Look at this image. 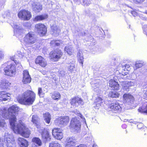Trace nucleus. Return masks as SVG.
<instances>
[{
    "instance_id": "nucleus-1",
    "label": "nucleus",
    "mask_w": 147,
    "mask_h": 147,
    "mask_svg": "<svg viewBox=\"0 0 147 147\" xmlns=\"http://www.w3.org/2000/svg\"><path fill=\"white\" fill-rule=\"evenodd\" d=\"M18 110L17 107L12 105L8 108V116H6L5 113L3 115V117L6 119H9L10 125L14 133L20 134L24 138H28L30 134V131L21 121H20L19 123L16 125Z\"/></svg>"
},
{
    "instance_id": "nucleus-2",
    "label": "nucleus",
    "mask_w": 147,
    "mask_h": 147,
    "mask_svg": "<svg viewBox=\"0 0 147 147\" xmlns=\"http://www.w3.org/2000/svg\"><path fill=\"white\" fill-rule=\"evenodd\" d=\"M15 57V55L10 57L11 61H8L5 63L6 67L4 69L5 75L12 76L16 72L17 67L21 65L20 62L16 60Z\"/></svg>"
},
{
    "instance_id": "nucleus-3",
    "label": "nucleus",
    "mask_w": 147,
    "mask_h": 147,
    "mask_svg": "<svg viewBox=\"0 0 147 147\" xmlns=\"http://www.w3.org/2000/svg\"><path fill=\"white\" fill-rule=\"evenodd\" d=\"M36 98V94L32 91L27 90L24 92L21 96L17 98L18 102L24 105H31L34 102Z\"/></svg>"
},
{
    "instance_id": "nucleus-4",
    "label": "nucleus",
    "mask_w": 147,
    "mask_h": 147,
    "mask_svg": "<svg viewBox=\"0 0 147 147\" xmlns=\"http://www.w3.org/2000/svg\"><path fill=\"white\" fill-rule=\"evenodd\" d=\"M63 55V53L61 49H57L50 52L49 58L52 62H57L61 59Z\"/></svg>"
},
{
    "instance_id": "nucleus-5",
    "label": "nucleus",
    "mask_w": 147,
    "mask_h": 147,
    "mask_svg": "<svg viewBox=\"0 0 147 147\" xmlns=\"http://www.w3.org/2000/svg\"><path fill=\"white\" fill-rule=\"evenodd\" d=\"M24 41L27 45H31L36 43L37 41L36 37L33 32H29L25 35Z\"/></svg>"
},
{
    "instance_id": "nucleus-6",
    "label": "nucleus",
    "mask_w": 147,
    "mask_h": 147,
    "mask_svg": "<svg viewBox=\"0 0 147 147\" xmlns=\"http://www.w3.org/2000/svg\"><path fill=\"white\" fill-rule=\"evenodd\" d=\"M35 28L40 37L45 36L47 33V28L44 24L38 23L35 25Z\"/></svg>"
},
{
    "instance_id": "nucleus-7",
    "label": "nucleus",
    "mask_w": 147,
    "mask_h": 147,
    "mask_svg": "<svg viewBox=\"0 0 147 147\" xmlns=\"http://www.w3.org/2000/svg\"><path fill=\"white\" fill-rule=\"evenodd\" d=\"M18 16L19 18L25 21L29 20L32 17L31 12L25 9L20 10L18 13Z\"/></svg>"
},
{
    "instance_id": "nucleus-8",
    "label": "nucleus",
    "mask_w": 147,
    "mask_h": 147,
    "mask_svg": "<svg viewBox=\"0 0 147 147\" xmlns=\"http://www.w3.org/2000/svg\"><path fill=\"white\" fill-rule=\"evenodd\" d=\"M69 121V117L68 116H61L59 117L55 120V124L57 126H64L67 125Z\"/></svg>"
},
{
    "instance_id": "nucleus-9",
    "label": "nucleus",
    "mask_w": 147,
    "mask_h": 147,
    "mask_svg": "<svg viewBox=\"0 0 147 147\" xmlns=\"http://www.w3.org/2000/svg\"><path fill=\"white\" fill-rule=\"evenodd\" d=\"M81 126V122L78 117H75L71 118L69 126L70 128L78 130L80 129Z\"/></svg>"
},
{
    "instance_id": "nucleus-10",
    "label": "nucleus",
    "mask_w": 147,
    "mask_h": 147,
    "mask_svg": "<svg viewBox=\"0 0 147 147\" xmlns=\"http://www.w3.org/2000/svg\"><path fill=\"white\" fill-rule=\"evenodd\" d=\"M4 142L7 147H15L16 143L12 136L10 134L5 135L4 138Z\"/></svg>"
},
{
    "instance_id": "nucleus-11",
    "label": "nucleus",
    "mask_w": 147,
    "mask_h": 147,
    "mask_svg": "<svg viewBox=\"0 0 147 147\" xmlns=\"http://www.w3.org/2000/svg\"><path fill=\"white\" fill-rule=\"evenodd\" d=\"M35 63L42 67H45L47 65V63L45 59L40 55L38 56L35 59Z\"/></svg>"
},
{
    "instance_id": "nucleus-12",
    "label": "nucleus",
    "mask_w": 147,
    "mask_h": 147,
    "mask_svg": "<svg viewBox=\"0 0 147 147\" xmlns=\"http://www.w3.org/2000/svg\"><path fill=\"white\" fill-rule=\"evenodd\" d=\"M70 103L71 105L78 107L82 104L83 100L77 96H75L70 99Z\"/></svg>"
},
{
    "instance_id": "nucleus-13",
    "label": "nucleus",
    "mask_w": 147,
    "mask_h": 147,
    "mask_svg": "<svg viewBox=\"0 0 147 147\" xmlns=\"http://www.w3.org/2000/svg\"><path fill=\"white\" fill-rule=\"evenodd\" d=\"M109 86L113 91L118 90L119 89L120 86L118 82L114 79H110L109 81Z\"/></svg>"
},
{
    "instance_id": "nucleus-14",
    "label": "nucleus",
    "mask_w": 147,
    "mask_h": 147,
    "mask_svg": "<svg viewBox=\"0 0 147 147\" xmlns=\"http://www.w3.org/2000/svg\"><path fill=\"white\" fill-rule=\"evenodd\" d=\"M11 94L4 91L0 92V101H6L10 100Z\"/></svg>"
},
{
    "instance_id": "nucleus-15",
    "label": "nucleus",
    "mask_w": 147,
    "mask_h": 147,
    "mask_svg": "<svg viewBox=\"0 0 147 147\" xmlns=\"http://www.w3.org/2000/svg\"><path fill=\"white\" fill-rule=\"evenodd\" d=\"M123 101L126 103H133L135 100L133 96L129 93L124 94L123 95Z\"/></svg>"
},
{
    "instance_id": "nucleus-16",
    "label": "nucleus",
    "mask_w": 147,
    "mask_h": 147,
    "mask_svg": "<svg viewBox=\"0 0 147 147\" xmlns=\"http://www.w3.org/2000/svg\"><path fill=\"white\" fill-rule=\"evenodd\" d=\"M22 81L24 84L30 83L31 81V78L27 70L23 71Z\"/></svg>"
},
{
    "instance_id": "nucleus-17",
    "label": "nucleus",
    "mask_w": 147,
    "mask_h": 147,
    "mask_svg": "<svg viewBox=\"0 0 147 147\" xmlns=\"http://www.w3.org/2000/svg\"><path fill=\"white\" fill-rule=\"evenodd\" d=\"M121 108L119 103L117 101L110 104L108 107V108L111 110L114 111L119 110Z\"/></svg>"
},
{
    "instance_id": "nucleus-18",
    "label": "nucleus",
    "mask_w": 147,
    "mask_h": 147,
    "mask_svg": "<svg viewBox=\"0 0 147 147\" xmlns=\"http://www.w3.org/2000/svg\"><path fill=\"white\" fill-rule=\"evenodd\" d=\"M67 143L65 147H74L76 145V140L73 137L69 138L67 139Z\"/></svg>"
},
{
    "instance_id": "nucleus-19",
    "label": "nucleus",
    "mask_w": 147,
    "mask_h": 147,
    "mask_svg": "<svg viewBox=\"0 0 147 147\" xmlns=\"http://www.w3.org/2000/svg\"><path fill=\"white\" fill-rule=\"evenodd\" d=\"M18 143L20 147H28L29 143L26 139L22 138H19L18 139Z\"/></svg>"
},
{
    "instance_id": "nucleus-20",
    "label": "nucleus",
    "mask_w": 147,
    "mask_h": 147,
    "mask_svg": "<svg viewBox=\"0 0 147 147\" xmlns=\"http://www.w3.org/2000/svg\"><path fill=\"white\" fill-rule=\"evenodd\" d=\"M131 81H124L122 82L121 86L123 89L128 91L129 90V88L132 86Z\"/></svg>"
},
{
    "instance_id": "nucleus-21",
    "label": "nucleus",
    "mask_w": 147,
    "mask_h": 147,
    "mask_svg": "<svg viewBox=\"0 0 147 147\" xmlns=\"http://www.w3.org/2000/svg\"><path fill=\"white\" fill-rule=\"evenodd\" d=\"M32 142L34 144H36L37 145L32 146V147H36L37 146H40L42 145V142L40 139L37 137H34L32 140Z\"/></svg>"
},
{
    "instance_id": "nucleus-22",
    "label": "nucleus",
    "mask_w": 147,
    "mask_h": 147,
    "mask_svg": "<svg viewBox=\"0 0 147 147\" xmlns=\"http://www.w3.org/2000/svg\"><path fill=\"white\" fill-rule=\"evenodd\" d=\"M48 16L46 14L36 16L33 19L35 22H38L44 20L47 18Z\"/></svg>"
},
{
    "instance_id": "nucleus-23",
    "label": "nucleus",
    "mask_w": 147,
    "mask_h": 147,
    "mask_svg": "<svg viewBox=\"0 0 147 147\" xmlns=\"http://www.w3.org/2000/svg\"><path fill=\"white\" fill-rule=\"evenodd\" d=\"M41 135L43 139L47 140L50 139L49 132L46 129H44L42 131Z\"/></svg>"
},
{
    "instance_id": "nucleus-24",
    "label": "nucleus",
    "mask_w": 147,
    "mask_h": 147,
    "mask_svg": "<svg viewBox=\"0 0 147 147\" xmlns=\"http://www.w3.org/2000/svg\"><path fill=\"white\" fill-rule=\"evenodd\" d=\"M61 43V40H51L50 43V46L52 47L60 46Z\"/></svg>"
},
{
    "instance_id": "nucleus-25",
    "label": "nucleus",
    "mask_w": 147,
    "mask_h": 147,
    "mask_svg": "<svg viewBox=\"0 0 147 147\" xmlns=\"http://www.w3.org/2000/svg\"><path fill=\"white\" fill-rule=\"evenodd\" d=\"M38 119V117L37 115H32L31 121L37 128H38L39 126Z\"/></svg>"
},
{
    "instance_id": "nucleus-26",
    "label": "nucleus",
    "mask_w": 147,
    "mask_h": 147,
    "mask_svg": "<svg viewBox=\"0 0 147 147\" xmlns=\"http://www.w3.org/2000/svg\"><path fill=\"white\" fill-rule=\"evenodd\" d=\"M43 116L46 123L49 124L51 119V115L49 112H46L43 114Z\"/></svg>"
},
{
    "instance_id": "nucleus-27",
    "label": "nucleus",
    "mask_w": 147,
    "mask_h": 147,
    "mask_svg": "<svg viewBox=\"0 0 147 147\" xmlns=\"http://www.w3.org/2000/svg\"><path fill=\"white\" fill-rule=\"evenodd\" d=\"M11 83L7 80L3 81L1 83V87L2 89H7L10 87Z\"/></svg>"
},
{
    "instance_id": "nucleus-28",
    "label": "nucleus",
    "mask_w": 147,
    "mask_h": 147,
    "mask_svg": "<svg viewBox=\"0 0 147 147\" xmlns=\"http://www.w3.org/2000/svg\"><path fill=\"white\" fill-rule=\"evenodd\" d=\"M51 98L53 99L58 101L61 98V95L59 92H55L51 94Z\"/></svg>"
},
{
    "instance_id": "nucleus-29",
    "label": "nucleus",
    "mask_w": 147,
    "mask_h": 147,
    "mask_svg": "<svg viewBox=\"0 0 147 147\" xmlns=\"http://www.w3.org/2000/svg\"><path fill=\"white\" fill-rule=\"evenodd\" d=\"M60 132H62V130L60 128L55 127L52 130V134L53 137L57 136V134H60Z\"/></svg>"
},
{
    "instance_id": "nucleus-30",
    "label": "nucleus",
    "mask_w": 147,
    "mask_h": 147,
    "mask_svg": "<svg viewBox=\"0 0 147 147\" xmlns=\"http://www.w3.org/2000/svg\"><path fill=\"white\" fill-rule=\"evenodd\" d=\"M147 14V10H146L144 12H140V13H139V17L142 20H147V17L145 16V14Z\"/></svg>"
},
{
    "instance_id": "nucleus-31",
    "label": "nucleus",
    "mask_w": 147,
    "mask_h": 147,
    "mask_svg": "<svg viewBox=\"0 0 147 147\" xmlns=\"http://www.w3.org/2000/svg\"><path fill=\"white\" fill-rule=\"evenodd\" d=\"M33 9L34 11H36L38 12H39L42 10V6L40 5H35L33 6Z\"/></svg>"
},
{
    "instance_id": "nucleus-32",
    "label": "nucleus",
    "mask_w": 147,
    "mask_h": 147,
    "mask_svg": "<svg viewBox=\"0 0 147 147\" xmlns=\"http://www.w3.org/2000/svg\"><path fill=\"white\" fill-rule=\"evenodd\" d=\"M77 57L78 58V60L79 62L83 65L84 61V58L81 55L80 52H79L77 54Z\"/></svg>"
},
{
    "instance_id": "nucleus-33",
    "label": "nucleus",
    "mask_w": 147,
    "mask_h": 147,
    "mask_svg": "<svg viewBox=\"0 0 147 147\" xmlns=\"http://www.w3.org/2000/svg\"><path fill=\"white\" fill-rule=\"evenodd\" d=\"M110 97L112 98H118L120 96V94L117 92H111L110 93Z\"/></svg>"
},
{
    "instance_id": "nucleus-34",
    "label": "nucleus",
    "mask_w": 147,
    "mask_h": 147,
    "mask_svg": "<svg viewBox=\"0 0 147 147\" xmlns=\"http://www.w3.org/2000/svg\"><path fill=\"white\" fill-rule=\"evenodd\" d=\"M49 147H62L61 145L56 142H52L50 143Z\"/></svg>"
},
{
    "instance_id": "nucleus-35",
    "label": "nucleus",
    "mask_w": 147,
    "mask_h": 147,
    "mask_svg": "<svg viewBox=\"0 0 147 147\" xmlns=\"http://www.w3.org/2000/svg\"><path fill=\"white\" fill-rule=\"evenodd\" d=\"M102 99L101 97H98L96 98L95 99V103L96 105H100L101 103H102Z\"/></svg>"
},
{
    "instance_id": "nucleus-36",
    "label": "nucleus",
    "mask_w": 147,
    "mask_h": 147,
    "mask_svg": "<svg viewBox=\"0 0 147 147\" xmlns=\"http://www.w3.org/2000/svg\"><path fill=\"white\" fill-rule=\"evenodd\" d=\"M143 65V63L140 61L136 62L135 65V68L136 69L142 67Z\"/></svg>"
},
{
    "instance_id": "nucleus-37",
    "label": "nucleus",
    "mask_w": 147,
    "mask_h": 147,
    "mask_svg": "<svg viewBox=\"0 0 147 147\" xmlns=\"http://www.w3.org/2000/svg\"><path fill=\"white\" fill-rule=\"evenodd\" d=\"M54 137L57 140H60L61 139L63 138L62 132H60V134H58L57 136H54Z\"/></svg>"
},
{
    "instance_id": "nucleus-38",
    "label": "nucleus",
    "mask_w": 147,
    "mask_h": 147,
    "mask_svg": "<svg viewBox=\"0 0 147 147\" xmlns=\"http://www.w3.org/2000/svg\"><path fill=\"white\" fill-rule=\"evenodd\" d=\"M140 12L139 11L138 13L137 12L136 10H134L131 11V13L132 15L134 17L139 16V13H140Z\"/></svg>"
},
{
    "instance_id": "nucleus-39",
    "label": "nucleus",
    "mask_w": 147,
    "mask_h": 147,
    "mask_svg": "<svg viewBox=\"0 0 147 147\" xmlns=\"http://www.w3.org/2000/svg\"><path fill=\"white\" fill-rule=\"evenodd\" d=\"M5 124L4 120L1 119L0 117V127H3Z\"/></svg>"
},
{
    "instance_id": "nucleus-40",
    "label": "nucleus",
    "mask_w": 147,
    "mask_h": 147,
    "mask_svg": "<svg viewBox=\"0 0 147 147\" xmlns=\"http://www.w3.org/2000/svg\"><path fill=\"white\" fill-rule=\"evenodd\" d=\"M144 126L143 123H138L137 125V127L139 129H144Z\"/></svg>"
},
{
    "instance_id": "nucleus-41",
    "label": "nucleus",
    "mask_w": 147,
    "mask_h": 147,
    "mask_svg": "<svg viewBox=\"0 0 147 147\" xmlns=\"http://www.w3.org/2000/svg\"><path fill=\"white\" fill-rule=\"evenodd\" d=\"M38 94L40 97H42L43 95L42 89L41 88H39L38 89Z\"/></svg>"
},
{
    "instance_id": "nucleus-42",
    "label": "nucleus",
    "mask_w": 147,
    "mask_h": 147,
    "mask_svg": "<svg viewBox=\"0 0 147 147\" xmlns=\"http://www.w3.org/2000/svg\"><path fill=\"white\" fill-rule=\"evenodd\" d=\"M145 0H133V2L137 4H141L144 2Z\"/></svg>"
},
{
    "instance_id": "nucleus-43",
    "label": "nucleus",
    "mask_w": 147,
    "mask_h": 147,
    "mask_svg": "<svg viewBox=\"0 0 147 147\" xmlns=\"http://www.w3.org/2000/svg\"><path fill=\"white\" fill-rule=\"evenodd\" d=\"M67 54L69 55H71L72 54V52L71 51V49L68 48L66 50Z\"/></svg>"
},
{
    "instance_id": "nucleus-44",
    "label": "nucleus",
    "mask_w": 147,
    "mask_h": 147,
    "mask_svg": "<svg viewBox=\"0 0 147 147\" xmlns=\"http://www.w3.org/2000/svg\"><path fill=\"white\" fill-rule=\"evenodd\" d=\"M143 28V30L145 32V33L147 36V25L144 26Z\"/></svg>"
},
{
    "instance_id": "nucleus-45",
    "label": "nucleus",
    "mask_w": 147,
    "mask_h": 147,
    "mask_svg": "<svg viewBox=\"0 0 147 147\" xmlns=\"http://www.w3.org/2000/svg\"><path fill=\"white\" fill-rule=\"evenodd\" d=\"M51 29L53 30V31L54 32L55 31L57 30V26H53L51 27Z\"/></svg>"
},
{
    "instance_id": "nucleus-46",
    "label": "nucleus",
    "mask_w": 147,
    "mask_h": 147,
    "mask_svg": "<svg viewBox=\"0 0 147 147\" xmlns=\"http://www.w3.org/2000/svg\"><path fill=\"white\" fill-rule=\"evenodd\" d=\"M124 66L125 67V68L127 70H127V68H129L130 67V65L127 64H126L125 65H124Z\"/></svg>"
},
{
    "instance_id": "nucleus-47",
    "label": "nucleus",
    "mask_w": 147,
    "mask_h": 147,
    "mask_svg": "<svg viewBox=\"0 0 147 147\" xmlns=\"http://www.w3.org/2000/svg\"><path fill=\"white\" fill-rule=\"evenodd\" d=\"M4 57V54L2 52L0 51V59H2Z\"/></svg>"
},
{
    "instance_id": "nucleus-48",
    "label": "nucleus",
    "mask_w": 147,
    "mask_h": 147,
    "mask_svg": "<svg viewBox=\"0 0 147 147\" xmlns=\"http://www.w3.org/2000/svg\"><path fill=\"white\" fill-rule=\"evenodd\" d=\"M76 115H77L79 116L81 118H82V119L83 118V116L81 113H77V114H76Z\"/></svg>"
},
{
    "instance_id": "nucleus-49",
    "label": "nucleus",
    "mask_w": 147,
    "mask_h": 147,
    "mask_svg": "<svg viewBox=\"0 0 147 147\" xmlns=\"http://www.w3.org/2000/svg\"><path fill=\"white\" fill-rule=\"evenodd\" d=\"M75 147H86V146L84 144H81Z\"/></svg>"
},
{
    "instance_id": "nucleus-50",
    "label": "nucleus",
    "mask_w": 147,
    "mask_h": 147,
    "mask_svg": "<svg viewBox=\"0 0 147 147\" xmlns=\"http://www.w3.org/2000/svg\"><path fill=\"white\" fill-rule=\"evenodd\" d=\"M144 96L145 98H147V90L144 93Z\"/></svg>"
}]
</instances>
